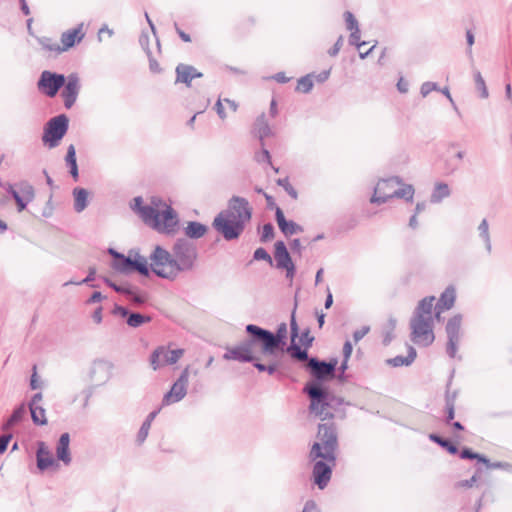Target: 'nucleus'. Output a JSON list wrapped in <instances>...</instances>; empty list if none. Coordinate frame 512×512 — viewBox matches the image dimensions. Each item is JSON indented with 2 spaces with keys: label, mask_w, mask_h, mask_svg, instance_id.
<instances>
[{
  "label": "nucleus",
  "mask_w": 512,
  "mask_h": 512,
  "mask_svg": "<svg viewBox=\"0 0 512 512\" xmlns=\"http://www.w3.org/2000/svg\"><path fill=\"white\" fill-rule=\"evenodd\" d=\"M337 364V358L326 361L312 356L305 365V369L311 376V380L303 388V392L310 401L308 410L311 415L322 421L333 419L334 413L330 409H334L343 402L324 384L336 377Z\"/></svg>",
  "instance_id": "1"
},
{
  "label": "nucleus",
  "mask_w": 512,
  "mask_h": 512,
  "mask_svg": "<svg viewBox=\"0 0 512 512\" xmlns=\"http://www.w3.org/2000/svg\"><path fill=\"white\" fill-rule=\"evenodd\" d=\"M198 249L194 242L187 238H178L171 251L160 245L154 247L155 265H164L160 271L161 279L174 281L181 273L192 271L196 266Z\"/></svg>",
  "instance_id": "2"
},
{
  "label": "nucleus",
  "mask_w": 512,
  "mask_h": 512,
  "mask_svg": "<svg viewBox=\"0 0 512 512\" xmlns=\"http://www.w3.org/2000/svg\"><path fill=\"white\" fill-rule=\"evenodd\" d=\"M253 208L249 201L241 196L233 195L227 202V208L221 210L212 221V228L220 234L225 241L239 239L250 222Z\"/></svg>",
  "instance_id": "3"
},
{
  "label": "nucleus",
  "mask_w": 512,
  "mask_h": 512,
  "mask_svg": "<svg viewBox=\"0 0 512 512\" xmlns=\"http://www.w3.org/2000/svg\"><path fill=\"white\" fill-rule=\"evenodd\" d=\"M131 209L136 212L146 224L160 233L174 235L178 231V214L171 206H167L163 211H159L152 205H145L143 198L137 196L133 198Z\"/></svg>",
  "instance_id": "4"
},
{
  "label": "nucleus",
  "mask_w": 512,
  "mask_h": 512,
  "mask_svg": "<svg viewBox=\"0 0 512 512\" xmlns=\"http://www.w3.org/2000/svg\"><path fill=\"white\" fill-rule=\"evenodd\" d=\"M247 338L243 341L259 345L264 356H276L278 352H284L287 346V324L280 323L275 332L256 324L245 326Z\"/></svg>",
  "instance_id": "5"
},
{
  "label": "nucleus",
  "mask_w": 512,
  "mask_h": 512,
  "mask_svg": "<svg viewBox=\"0 0 512 512\" xmlns=\"http://www.w3.org/2000/svg\"><path fill=\"white\" fill-rule=\"evenodd\" d=\"M434 300V296L420 300L410 319L411 340L417 345L428 347L435 340L431 316Z\"/></svg>",
  "instance_id": "6"
},
{
  "label": "nucleus",
  "mask_w": 512,
  "mask_h": 512,
  "mask_svg": "<svg viewBox=\"0 0 512 512\" xmlns=\"http://www.w3.org/2000/svg\"><path fill=\"white\" fill-rule=\"evenodd\" d=\"M253 260L266 261L270 266H275L279 270L285 271V277L292 283L296 275V265L288 251L284 241L278 240L274 243V261L272 257L263 247L257 248L253 253Z\"/></svg>",
  "instance_id": "7"
},
{
  "label": "nucleus",
  "mask_w": 512,
  "mask_h": 512,
  "mask_svg": "<svg viewBox=\"0 0 512 512\" xmlns=\"http://www.w3.org/2000/svg\"><path fill=\"white\" fill-rule=\"evenodd\" d=\"M308 457L311 462H314L310 480L319 490H324L332 478L333 469L337 463V455H333L332 459L327 458L320 451L319 445L316 444L311 446Z\"/></svg>",
  "instance_id": "8"
},
{
  "label": "nucleus",
  "mask_w": 512,
  "mask_h": 512,
  "mask_svg": "<svg viewBox=\"0 0 512 512\" xmlns=\"http://www.w3.org/2000/svg\"><path fill=\"white\" fill-rule=\"evenodd\" d=\"M254 346V344L241 341L238 345L227 347L223 354V359L227 361L234 360L241 363H251L259 372H266L269 375H274L278 370L279 363L277 361L271 362L267 365L262 363L259 357L253 354L252 348Z\"/></svg>",
  "instance_id": "9"
},
{
  "label": "nucleus",
  "mask_w": 512,
  "mask_h": 512,
  "mask_svg": "<svg viewBox=\"0 0 512 512\" xmlns=\"http://www.w3.org/2000/svg\"><path fill=\"white\" fill-rule=\"evenodd\" d=\"M401 183V179L398 176H393L387 179L380 180L374 188V193L370 199L372 204H384L392 198H403L408 202L413 200L414 188L412 185H405L402 188L394 189L392 192H385L383 195L380 194L383 188L388 186H395Z\"/></svg>",
  "instance_id": "10"
},
{
  "label": "nucleus",
  "mask_w": 512,
  "mask_h": 512,
  "mask_svg": "<svg viewBox=\"0 0 512 512\" xmlns=\"http://www.w3.org/2000/svg\"><path fill=\"white\" fill-rule=\"evenodd\" d=\"M69 121V117L64 113L50 118L43 127V145L50 149L59 146L68 132Z\"/></svg>",
  "instance_id": "11"
},
{
  "label": "nucleus",
  "mask_w": 512,
  "mask_h": 512,
  "mask_svg": "<svg viewBox=\"0 0 512 512\" xmlns=\"http://www.w3.org/2000/svg\"><path fill=\"white\" fill-rule=\"evenodd\" d=\"M317 437L319 441H315L312 445L318 444L322 454L327 458L332 459L333 455H337L338 450V435L337 429L333 422L320 423L318 425Z\"/></svg>",
  "instance_id": "12"
},
{
  "label": "nucleus",
  "mask_w": 512,
  "mask_h": 512,
  "mask_svg": "<svg viewBox=\"0 0 512 512\" xmlns=\"http://www.w3.org/2000/svg\"><path fill=\"white\" fill-rule=\"evenodd\" d=\"M3 187L16 202L18 212L25 210L27 205L35 198V189L27 180L15 184L7 183Z\"/></svg>",
  "instance_id": "13"
},
{
  "label": "nucleus",
  "mask_w": 512,
  "mask_h": 512,
  "mask_svg": "<svg viewBox=\"0 0 512 512\" xmlns=\"http://www.w3.org/2000/svg\"><path fill=\"white\" fill-rule=\"evenodd\" d=\"M65 80L66 76L64 74L44 70L38 78L37 88L43 95L54 98L65 85Z\"/></svg>",
  "instance_id": "14"
},
{
  "label": "nucleus",
  "mask_w": 512,
  "mask_h": 512,
  "mask_svg": "<svg viewBox=\"0 0 512 512\" xmlns=\"http://www.w3.org/2000/svg\"><path fill=\"white\" fill-rule=\"evenodd\" d=\"M462 315L460 313L452 316L446 323L445 332L447 335L446 353L450 358H455L458 345L461 339Z\"/></svg>",
  "instance_id": "15"
},
{
  "label": "nucleus",
  "mask_w": 512,
  "mask_h": 512,
  "mask_svg": "<svg viewBox=\"0 0 512 512\" xmlns=\"http://www.w3.org/2000/svg\"><path fill=\"white\" fill-rule=\"evenodd\" d=\"M189 381V368L186 367L172 384L171 389L166 392L162 399L163 405H170L181 401L187 394V385Z\"/></svg>",
  "instance_id": "16"
},
{
  "label": "nucleus",
  "mask_w": 512,
  "mask_h": 512,
  "mask_svg": "<svg viewBox=\"0 0 512 512\" xmlns=\"http://www.w3.org/2000/svg\"><path fill=\"white\" fill-rule=\"evenodd\" d=\"M134 257L132 258V266L131 273L137 272L143 277H149L151 273L161 278L160 271L165 270L164 265L156 266L154 259V250L151 252L149 256L150 264L148 263L147 258L140 255L138 252H133Z\"/></svg>",
  "instance_id": "17"
},
{
  "label": "nucleus",
  "mask_w": 512,
  "mask_h": 512,
  "mask_svg": "<svg viewBox=\"0 0 512 512\" xmlns=\"http://www.w3.org/2000/svg\"><path fill=\"white\" fill-rule=\"evenodd\" d=\"M61 97L63 99L64 107L71 109L79 95L81 84L77 73H70L66 76L65 85L62 87Z\"/></svg>",
  "instance_id": "18"
},
{
  "label": "nucleus",
  "mask_w": 512,
  "mask_h": 512,
  "mask_svg": "<svg viewBox=\"0 0 512 512\" xmlns=\"http://www.w3.org/2000/svg\"><path fill=\"white\" fill-rule=\"evenodd\" d=\"M460 458L463 460H476L478 463H482L487 469H507L511 466L507 462H491L487 456L475 452L469 447H463L461 449Z\"/></svg>",
  "instance_id": "19"
},
{
  "label": "nucleus",
  "mask_w": 512,
  "mask_h": 512,
  "mask_svg": "<svg viewBox=\"0 0 512 512\" xmlns=\"http://www.w3.org/2000/svg\"><path fill=\"white\" fill-rule=\"evenodd\" d=\"M36 465L41 472L50 468H57L59 466L57 459L52 456L44 441L37 442Z\"/></svg>",
  "instance_id": "20"
},
{
  "label": "nucleus",
  "mask_w": 512,
  "mask_h": 512,
  "mask_svg": "<svg viewBox=\"0 0 512 512\" xmlns=\"http://www.w3.org/2000/svg\"><path fill=\"white\" fill-rule=\"evenodd\" d=\"M112 368V363L107 360H95L90 369L89 377L98 384H104L110 379Z\"/></svg>",
  "instance_id": "21"
},
{
  "label": "nucleus",
  "mask_w": 512,
  "mask_h": 512,
  "mask_svg": "<svg viewBox=\"0 0 512 512\" xmlns=\"http://www.w3.org/2000/svg\"><path fill=\"white\" fill-rule=\"evenodd\" d=\"M453 376H454V370H452V372L450 374V377H449V379H448V381L446 383V390H445V395H444V401H445V406H444L445 418H444V422L445 423H450L452 420H454V417H455V403H456V399H457L458 394H459L458 390L451 391V385H452Z\"/></svg>",
  "instance_id": "22"
},
{
  "label": "nucleus",
  "mask_w": 512,
  "mask_h": 512,
  "mask_svg": "<svg viewBox=\"0 0 512 512\" xmlns=\"http://www.w3.org/2000/svg\"><path fill=\"white\" fill-rule=\"evenodd\" d=\"M82 27L83 24H79L77 27L69 29L61 34L59 54L68 51L82 41L85 36V34L82 32Z\"/></svg>",
  "instance_id": "23"
},
{
  "label": "nucleus",
  "mask_w": 512,
  "mask_h": 512,
  "mask_svg": "<svg viewBox=\"0 0 512 512\" xmlns=\"http://www.w3.org/2000/svg\"><path fill=\"white\" fill-rule=\"evenodd\" d=\"M56 459L57 461L63 462L66 466L70 465L72 462L70 452V434L68 432L62 433L57 441Z\"/></svg>",
  "instance_id": "24"
},
{
  "label": "nucleus",
  "mask_w": 512,
  "mask_h": 512,
  "mask_svg": "<svg viewBox=\"0 0 512 512\" xmlns=\"http://www.w3.org/2000/svg\"><path fill=\"white\" fill-rule=\"evenodd\" d=\"M275 219L280 231L285 236L293 235L303 231L302 226H300L293 220H287L285 218L283 210L281 208H277V211L275 213Z\"/></svg>",
  "instance_id": "25"
},
{
  "label": "nucleus",
  "mask_w": 512,
  "mask_h": 512,
  "mask_svg": "<svg viewBox=\"0 0 512 512\" xmlns=\"http://www.w3.org/2000/svg\"><path fill=\"white\" fill-rule=\"evenodd\" d=\"M456 299V291L453 286H448L445 291L440 295V298L435 306V316L439 320L440 314L443 310H449L453 307Z\"/></svg>",
  "instance_id": "26"
},
{
  "label": "nucleus",
  "mask_w": 512,
  "mask_h": 512,
  "mask_svg": "<svg viewBox=\"0 0 512 512\" xmlns=\"http://www.w3.org/2000/svg\"><path fill=\"white\" fill-rule=\"evenodd\" d=\"M208 231V226L198 222V221H189L187 222L186 227H184L185 237L191 240H197L202 238Z\"/></svg>",
  "instance_id": "27"
},
{
  "label": "nucleus",
  "mask_w": 512,
  "mask_h": 512,
  "mask_svg": "<svg viewBox=\"0 0 512 512\" xmlns=\"http://www.w3.org/2000/svg\"><path fill=\"white\" fill-rule=\"evenodd\" d=\"M407 352V356L397 355L393 358L387 359L386 364L395 368L401 366H410L415 361L417 352L411 345H408Z\"/></svg>",
  "instance_id": "28"
},
{
  "label": "nucleus",
  "mask_w": 512,
  "mask_h": 512,
  "mask_svg": "<svg viewBox=\"0 0 512 512\" xmlns=\"http://www.w3.org/2000/svg\"><path fill=\"white\" fill-rule=\"evenodd\" d=\"M195 71V67L189 64L180 63L176 66V80L175 83H183L187 87H191L193 80L192 72Z\"/></svg>",
  "instance_id": "29"
},
{
  "label": "nucleus",
  "mask_w": 512,
  "mask_h": 512,
  "mask_svg": "<svg viewBox=\"0 0 512 512\" xmlns=\"http://www.w3.org/2000/svg\"><path fill=\"white\" fill-rule=\"evenodd\" d=\"M134 250H130L129 254L126 256L121 253L115 260L111 261V267L122 274H130L131 266H132V253Z\"/></svg>",
  "instance_id": "30"
},
{
  "label": "nucleus",
  "mask_w": 512,
  "mask_h": 512,
  "mask_svg": "<svg viewBox=\"0 0 512 512\" xmlns=\"http://www.w3.org/2000/svg\"><path fill=\"white\" fill-rule=\"evenodd\" d=\"M429 440L445 449L450 455L458 454L460 456L461 450L458 449V446L452 440L444 438L437 433L429 434Z\"/></svg>",
  "instance_id": "31"
},
{
  "label": "nucleus",
  "mask_w": 512,
  "mask_h": 512,
  "mask_svg": "<svg viewBox=\"0 0 512 512\" xmlns=\"http://www.w3.org/2000/svg\"><path fill=\"white\" fill-rule=\"evenodd\" d=\"M252 133L258 140H262L268 136L273 135V132H272L268 122L266 121L264 114L260 115L256 119L254 126H253Z\"/></svg>",
  "instance_id": "32"
},
{
  "label": "nucleus",
  "mask_w": 512,
  "mask_h": 512,
  "mask_svg": "<svg viewBox=\"0 0 512 512\" xmlns=\"http://www.w3.org/2000/svg\"><path fill=\"white\" fill-rule=\"evenodd\" d=\"M74 210L78 213L84 211L89 204V193L85 188L75 187L73 189Z\"/></svg>",
  "instance_id": "33"
},
{
  "label": "nucleus",
  "mask_w": 512,
  "mask_h": 512,
  "mask_svg": "<svg viewBox=\"0 0 512 512\" xmlns=\"http://www.w3.org/2000/svg\"><path fill=\"white\" fill-rule=\"evenodd\" d=\"M25 414H26V406L24 403H22L13 410V412L11 413L9 418L2 425V429L3 430L11 429L12 427H14L15 425H17L18 423H20L23 420Z\"/></svg>",
  "instance_id": "34"
},
{
  "label": "nucleus",
  "mask_w": 512,
  "mask_h": 512,
  "mask_svg": "<svg viewBox=\"0 0 512 512\" xmlns=\"http://www.w3.org/2000/svg\"><path fill=\"white\" fill-rule=\"evenodd\" d=\"M285 351H287L293 359L298 361L308 362V359L311 358L308 354V349L305 347L302 348L295 341H291L290 345L288 347L286 346Z\"/></svg>",
  "instance_id": "35"
},
{
  "label": "nucleus",
  "mask_w": 512,
  "mask_h": 512,
  "mask_svg": "<svg viewBox=\"0 0 512 512\" xmlns=\"http://www.w3.org/2000/svg\"><path fill=\"white\" fill-rule=\"evenodd\" d=\"M158 413H159V410H154V411L150 412L147 415L144 422L142 423V425L137 433V442L139 444H142L146 440L148 433H149V429L151 427V423L155 419V417L157 416Z\"/></svg>",
  "instance_id": "36"
},
{
  "label": "nucleus",
  "mask_w": 512,
  "mask_h": 512,
  "mask_svg": "<svg viewBox=\"0 0 512 512\" xmlns=\"http://www.w3.org/2000/svg\"><path fill=\"white\" fill-rule=\"evenodd\" d=\"M450 195V188L444 182L437 183L432 191L430 201L432 203H440L444 198Z\"/></svg>",
  "instance_id": "37"
},
{
  "label": "nucleus",
  "mask_w": 512,
  "mask_h": 512,
  "mask_svg": "<svg viewBox=\"0 0 512 512\" xmlns=\"http://www.w3.org/2000/svg\"><path fill=\"white\" fill-rule=\"evenodd\" d=\"M30 410L31 420L34 425L44 426L47 424L46 411L40 406H28Z\"/></svg>",
  "instance_id": "38"
},
{
  "label": "nucleus",
  "mask_w": 512,
  "mask_h": 512,
  "mask_svg": "<svg viewBox=\"0 0 512 512\" xmlns=\"http://www.w3.org/2000/svg\"><path fill=\"white\" fill-rule=\"evenodd\" d=\"M96 273H97L96 268L94 266H91V267H89L88 274L84 279H82L80 281L69 280V281L65 282L63 284V286L86 284V285L90 286L91 288H97V287H99V285L93 283V281L96 279Z\"/></svg>",
  "instance_id": "39"
},
{
  "label": "nucleus",
  "mask_w": 512,
  "mask_h": 512,
  "mask_svg": "<svg viewBox=\"0 0 512 512\" xmlns=\"http://www.w3.org/2000/svg\"><path fill=\"white\" fill-rule=\"evenodd\" d=\"M152 318L148 315L141 314L139 312H131L126 323L132 328H138L145 323H149Z\"/></svg>",
  "instance_id": "40"
},
{
  "label": "nucleus",
  "mask_w": 512,
  "mask_h": 512,
  "mask_svg": "<svg viewBox=\"0 0 512 512\" xmlns=\"http://www.w3.org/2000/svg\"><path fill=\"white\" fill-rule=\"evenodd\" d=\"M478 230H479V236L485 243L486 251L490 254L492 251V245H491V239H490V234H489V224H488L487 219L484 218L480 222V224L478 226Z\"/></svg>",
  "instance_id": "41"
},
{
  "label": "nucleus",
  "mask_w": 512,
  "mask_h": 512,
  "mask_svg": "<svg viewBox=\"0 0 512 512\" xmlns=\"http://www.w3.org/2000/svg\"><path fill=\"white\" fill-rule=\"evenodd\" d=\"M165 347L159 346L157 347L150 355V364L153 370H158L165 363L164 360Z\"/></svg>",
  "instance_id": "42"
},
{
  "label": "nucleus",
  "mask_w": 512,
  "mask_h": 512,
  "mask_svg": "<svg viewBox=\"0 0 512 512\" xmlns=\"http://www.w3.org/2000/svg\"><path fill=\"white\" fill-rule=\"evenodd\" d=\"M475 87L479 91V96L483 99L488 98L489 93L484 78L480 71L475 70L473 72Z\"/></svg>",
  "instance_id": "43"
},
{
  "label": "nucleus",
  "mask_w": 512,
  "mask_h": 512,
  "mask_svg": "<svg viewBox=\"0 0 512 512\" xmlns=\"http://www.w3.org/2000/svg\"><path fill=\"white\" fill-rule=\"evenodd\" d=\"M314 74H307L305 76H302L300 79H298V85L296 87V90L303 92V93H309L313 88V81L312 77Z\"/></svg>",
  "instance_id": "44"
},
{
  "label": "nucleus",
  "mask_w": 512,
  "mask_h": 512,
  "mask_svg": "<svg viewBox=\"0 0 512 512\" xmlns=\"http://www.w3.org/2000/svg\"><path fill=\"white\" fill-rule=\"evenodd\" d=\"M37 41L44 50L59 54V44L53 42L51 38L42 36L38 37Z\"/></svg>",
  "instance_id": "45"
},
{
  "label": "nucleus",
  "mask_w": 512,
  "mask_h": 512,
  "mask_svg": "<svg viewBox=\"0 0 512 512\" xmlns=\"http://www.w3.org/2000/svg\"><path fill=\"white\" fill-rule=\"evenodd\" d=\"M276 184L280 187H282L286 192L287 194L292 197L293 199H297L298 197V192L297 190L292 186V184L290 183L289 181V178L288 177H284V178H278L276 180Z\"/></svg>",
  "instance_id": "46"
},
{
  "label": "nucleus",
  "mask_w": 512,
  "mask_h": 512,
  "mask_svg": "<svg viewBox=\"0 0 512 512\" xmlns=\"http://www.w3.org/2000/svg\"><path fill=\"white\" fill-rule=\"evenodd\" d=\"M183 353H184L183 349H174V350H166L165 349L163 362L165 364H169V365L175 364L180 359V357L183 355Z\"/></svg>",
  "instance_id": "47"
},
{
  "label": "nucleus",
  "mask_w": 512,
  "mask_h": 512,
  "mask_svg": "<svg viewBox=\"0 0 512 512\" xmlns=\"http://www.w3.org/2000/svg\"><path fill=\"white\" fill-rule=\"evenodd\" d=\"M297 308V295L295 296V303L294 308L291 313V319H290V336L291 341H295V339L299 336V326L296 321L295 313Z\"/></svg>",
  "instance_id": "48"
},
{
  "label": "nucleus",
  "mask_w": 512,
  "mask_h": 512,
  "mask_svg": "<svg viewBox=\"0 0 512 512\" xmlns=\"http://www.w3.org/2000/svg\"><path fill=\"white\" fill-rule=\"evenodd\" d=\"M275 236V229L272 223L268 222L263 225L262 233L260 235V241L262 243H267L271 241Z\"/></svg>",
  "instance_id": "49"
},
{
  "label": "nucleus",
  "mask_w": 512,
  "mask_h": 512,
  "mask_svg": "<svg viewBox=\"0 0 512 512\" xmlns=\"http://www.w3.org/2000/svg\"><path fill=\"white\" fill-rule=\"evenodd\" d=\"M344 19H345V22H346V28L349 31H353V30H358L359 29L358 21H357V19L355 18L354 14L352 12L345 11L344 12Z\"/></svg>",
  "instance_id": "50"
},
{
  "label": "nucleus",
  "mask_w": 512,
  "mask_h": 512,
  "mask_svg": "<svg viewBox=\"0 0 512 512\" xmlns=\"http://www.w3.org/2000/svg\"><path fill=\"white\" fill-rule=\"evenodd\" d=\"M254 159L258 163H267L271 165V154L266 147H263L259 152H256Z\"/></svg>",
  "instance_id": "51"
},
{
  "label": "nucleus",
  "mask_w": 512,
  "mask_h": 512,
  "mask_svg": "<svg viewBox=\"0 0 512 512\" xmlns=\"http://www.w3.org/2000/svg\"><path fill=\"white\" fill-rule=\"evenodd\" d=\"M65 162L67 167L77 165L76 149L73 144H70L67 148Z\"/></svg>",
  "instance_id": "52"
},
{
  "label": "nucleus",
  "mask_w": 512,
  "mask_h": 512,
  "mask_svg": "<svg viewBox=\"0 0 512 512\" xmlns=\"http://www.w3.org/2000/svg\"><path fill=\"white\" fill-rule=\"evenodd\" d=\"M361 32L360 29L351 31L348 42L351 46H355L357 49H360V44H367L366 41H361Z\"/></svg>",
  "instance_id": "53"
},
{
  "label": "nucleus",
  "mask_w": 512,
  "mask_h": 512,
  "mask_svg": "<svg viewBox=\"0 0 512 512\" xmlns=\"http://www.w3.org/2000/svg\"><path fill=\"white\" fill-rule=\"evenodd\" d=\"M439 86L435 82L427 81L421 85L420 93L422 97L428 96L432 91H438Z\"/></svg>",
  "instance_id": "54"
},
{
  "label": "nucleus",
  "mask_w": 512,
  "mask_h": 512,
  "mask_svg": "<svg viewBox=\"0 0 512 512\" xmlns=\"http://www.w3.org/2000/svg\"><path fill=\"white\" fill-rule=\"evenodd\" d=\"M146 54L149 60V69L153 73H160L162 71L158 61L153 57L150 48L146 49Z\"/></svg>",
  "instance_id": "55"
},
{
  "label": "nucleus",
  "mask_w": 512,
  "mask_h": 512,
  "mask_svg": "<svg viewBox=\"0 0 512 512\" xmlns=\"http://www.w3.org/2000/svg\"><path fill=\"white\" fill-rule=\"evenodd\" d=\"M132 311H130L128 308L121 306L119 304H114V307L111 311V313L115 316H120L121 318L128 319L129 315Z\"/></svg>",
  "instance_id": "56"
},
{
  "label": "nucleus",
  "mask_w": 512,
  "mask_h": 512,
  "mask_svg": "<svg viewBox=\"0 0 512 512\" xmlns=\"http://www.w3.org/2000/svg\"><path fill=\"white\" fill-rule=\"evenodd\" d=\"M300 341L306 349H308L312 346L314 337L310 336V330L308 328H306L304 331H302L301 336H300Z\"/></svg>",
  "instance_id": "57"
},
{
  "label": "nucleus",
  "mask_w": 512,
  "mask_h": 512,
  "mask_svg": "<svg viewBox=\"0 0 512 512\" xmlns=\"http://www.w3.org/2000/svg\"><path fill=\"white\" fill-rule=\"evenodd\" d=\"M127 298L134 304L141 306L146 302V298L139 294L135 288L132 289V294L128 295Z\"/></svg>",
  "instance_id": "58"
},
{
  "label": "nucleus",
  "mask_w": 512,
  "mask_h": 512,
  "mask_svg": "<svg viewBox=\"0 0 512 512\" xmlns=\"http://www.w3.org/2000/svg\"><path fill=\"white\" fill-rule=\"evenodd\" d=\"M133 288L134 287L132 285H130L129 283H125V284H116V286L114 287L113 290L115 292L127 297L128 295L132 294Z\"/></svg>",
  "instance_id": "59"
},
{
  "label": "nucleus",
  "mask_w": 512,
  "mask_h": 512,
  "mask_svg": "<svg viewBox=\"0 0 512 512\" xmlns=\"http://www.w3.org/2000/svg\"><path fill=\"white\" fill-rule=\"evenodd\" d=\"M476 483H477V481H476V477H475V476H471V478H470V479H465V480L457 481V482L454 484V488H455V489H460V488H471V487H473Z\"/></svg>",
  "instance_id": "60"
},
{
  "label": "nucleus",
  "mask_w": 512,
  "mask_h": 512,
  "mask_svg": "<svg viewBox=\"0 0 512 512\" xmlns=\"http://www.w3.org/2000/svg\"><path fill=\"white\" fill-rule=\"evenodd\" d=\"M13 435L11 433H4L0 436V454H3L9 445Z\"/></svg>",
  "instance_id": "61"
},
{
  "label": "nucleus",
  "mask_w": 512,
  "mask_h": 512,
  "mask_svg": "<svg viewBox=\"0 0 512 512\" xmlns=\"http://www.w3.org/2000/svg\"><path fill=\"white\" fill-rule=\"evenodd\" d=\"M104 299H106V296L102 295V293L99 292V291H94L90 295V297L85 301V304L86 305H92V304H95V303H99V302H101Z\"/></svg>",
  "instance_id": "62"
},
{
  "label": "nucleus",
  "mask_w": 512,
  "mask_h": 512,
  "mask_svg": "<svg viewBox=\"0 0 512 512\" xmlns=\"http://www.w3.org/2000/svg\"><path fill=\"white\" fill-rule=\"evenodd\" d=\"M343 45V36L340 35L334 45L328 50V54L331 57H335L338 55L341 47Z\"/></svg>",
  "instance_id": "63"
},
{
  "label": "nucleus",
  "mask_w": 512,
  "mask_h": 512,
  "mask_svg": "<svg viewBox=\"0 0 512 512\" xmlns=\"http://www.w3.org/2000/svg\"><path fill=\"white\" fill-rule=\"evenodd\" d=\"M302 512H321L314 500H307L304 504Z\"/></svg>",
  "instance_id": "64"
}]
</instances>
